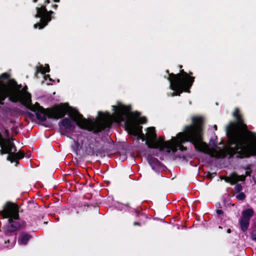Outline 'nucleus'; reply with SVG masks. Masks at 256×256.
<instances>
[{
	"instance_id": "8",
	"label": "nucleus",
	"mask_w": 256,
	"mask_h": 256,
	"mask_svg": "<svg viewBox=\"0 0 256 256\" xmlns=\"http://www.w3.org/2000/svg\"><path fill=\"white\" fill-rule=\"evenodd\" d=\"M131 109L130 105L126 106L120 102H118L117 106H112V110L115 112V117L118 122L126 120Z\"/></svg>"
},
{
	"instance_id": "33",
	"label": "nucleus",
	"mask_w": 256,
	"mask_h": 256,
	"mask_svg": "<svg viewBox=\"0 0 256 256\" xmlns=\"http://www.w3.org/2000/svg\"><path fill=\"white\" fill-rule=\"evenodd\" d=\"M4 133L6 134V136L8 138H9V136H10V134L9 130L8 129H6L4 130Z\"/></svg>"
},
{
	"instance_id": "43",
	"label": "nucleus",
	"mask_w": 256,
	"mask_h": 256,
	"mask_svg": "<svg viewBox=\"0 0 256 256\" xmlns=\"http://www.w3.org/2000/svg\"><path fill=\"white\" fill-rule=\"evenodd\" d=\"M43 125H44L46 127H50L49 126L46 125L45 124H43Z\"/></svg>"
},
{
	"instance_id": "28",
	"label": "nucleus",
	"mask_w": 256,
	"mask_h": 256,
	"mask_svg": "<svg viewBox=\"0 0 256 256\" xmlns=\"http://www.w3.org/2000/svg\"><path fill=\"white\" fill-rule=\"evenodd\" d=\"M147 122V119L146 117H141L140 118V123L141 124H144Z\"/></svg>"
},
{
	"instance_id": "41",
	"label": "nucleus",
	"mask_w": 256,
	"mask_h": 256,
	"mask_svg": "<svg viewBox=\"0 0 256 256\" xmlns=\"http://www.w3.org/2000/svg\"><path fill=\"white\" fill-rule=\"evenodd\" d=\"M227 232H228V233H229V234H230V232H231V230H230V229H229V228H228V230H227Z\"/></svg>"
},
{
	"instance_id": "42",
	"label": "nucleus",
	"mask_w": 256,
	"mask_h": 256,
	"mask_svg": "<svg viewBox=\"0 0 256 256\" xmlns=\"http://www.w3.org/2000/svg\"><path fill=\"white\" fill-rule=\"evenodd\" d=\"M182 66H181V65H180V66H179V68L180 69V70H182Z\"/></svg>"
},
{
	"instance_id": "22",
	"label": "nucleus",
	"mask_w": 256,
	"mask_h": 256,
	"mask_svg": "<svg viewBox=\"0 0 256 256\" xmlns=\"http://www.w3.org/2000/svg\"><path fill=\"white\" fill-rule=\"evenodd\" d=\"M206 174V178L208 180H212L214 178V176L216 175V172L211 173L209 172L205 173Z\"/></svg>"
},
{
	"instance_id": "10",
	"label": "nucleus",
	"mask_w": 256,
	"mask_h": 256,
	"mask_svg": "<svg viewBox=\"0 0 256 256\" xmlns=\"http://www.w3.org/2000/svg\"><path fill=\"white\" fill-rule=\"evenodd\" d=\"M158 148L160 150H162L164 148H166L167 149L168 152H172L173 153H175L178 149V142H175L173 140V138H172L170 140L165 141L164 140L162 144V146Z\"/></svg>"
},
{
	"instance_id": "13",
	"label": "nucleus",
	"mask_w": 256,
	"mask_h": 256,
	"mask_svg": "<svg viewBox=\"0 0 256 256\" xmlns=\"http://www.w3.org/2000/svg\"><path fill=\"white\" fill-rule=\"evenodd\" d=\"M147 160L153 170L158 168L161 164L160 162L156 158L150 155L147 156Z\"/></svg>"
},
{
	"instance_id": "2",
	"label": "nucleus",
	"mask_w": 256,
	"mask_h": 256,
	"mask_svg": "<svg viewBox=\"0 0 256 256\" xmlns=\"http://www.w3.org/2000/svg\"><path fill=\"white\" fill-rule=\"evenodd\" d=\"M66 114L68 115L69 118L63 117L64 118L58 123L60 131L61 134L64 136L66 135V133L74 131L76 128V124L80 128L84 126L86 130L92 132L94 134H98L110 128V123L106 120L107 118L110 116L108 112L103 113L102 112H98V114L101 120L91 123H88L87 120L84 118L78 110L70 106Z\"/></svg>"
},
{
	"instance_id": "32",
	"label": "nucleus",
	"mask_w": 256,
	"mask_h": 256,
	"mask_svg": "<svg viewBox=\"0 0 256 256\" xmlns=\"http://www.w3.org/2000/svg\"><path fill=\"white\" fill-rule=\"evenodd\" d=\"M44 78L46 80L48 79V80L50 82H54V80L50 78V76L49 74H45Z\"/></svg>"
},
{
	"instance_id": "20",
	"label": "nucleus",
	"mask_w": 256,
	"mask_h": 256,
	"mask_svg": "<svg viewBox=\"0 0 256 256\" xmlns=\"http://www.w3.org/2000/svg\"><path fill=\"white\" fill-rule=\"evenodd\" d=\"M2 208H20V206L16 204L11 202H7Z\"/></svg>"
},
{
	"instance_id": "17",
	"label": "nucleus",
	"mask_w": 256,
	"mask_h": 256,
	"mask_svg": "<svg viewBox=\"0 0 256 256\" xmlns=\"http://www.w3.org/2000/svg\"><path fill=\"white\" fill-rule=\"evenodd\" d=\"M50 68L48 64H46L44 66L40 65L36 68V73L40 72L42 74H45L46 72H49Z\"/></svg>"
},
{
	"instance_id": "18",
	"label": "nucleus",
	"mask_w": 256,
	"mask_h": 256,
	"mask_svg": "<svg viewBox=\"0 0 256 256\" xmlns=\"http://www.w3.org/2000/svg\"><path fill=\"white\" fill-rule=\"evenodd\" d=\"M71 148L72 152L78 155L80 152L82 146H80V144L78 142L74 140L73 144L71 146Z\"/></svg>"
},
{
	"instance_id": "36",
	"label": "nucleus",
	"mask_w": 256,
	"mask_h": 256,
	"mask_svg": "<svg viewBox=\"0 0 256 256\" xmlns=\"http://www.w3.org/2000/svg\"><path fill=\"white\" fill-rule=\"evenodd\" d=\"M52 7L54 9V10H56L58 7V6L57 4H54L52 6Z\"/></svg>"
},
{
	"instance_id": "3",
	"label": "nucleus",
	"mask_w": 256,
	"mask_h": 256,
	"mask_svg": "<svg viewBox=\"0 0 256 256\" xmlns=\"http://www.w3.org/2000/svg\"><path fill=\"white\" fill-rule=\"evenodd\" d=\"M204 118L202 116H194L192 118V124L185 126L184 131L179 132L173 140L178 142V148L182 152L186 150L182 144L186 142L192 143L196 150L206 153L209 148L203 141V130Z\"/></svg>"
},
{
	"instance_id": "7",
	"label": "nucleus",
	"mask_w": 256,
	"mask_h": 256,
	"mask_svg": "<svg viewBox=\"0 0 256 256\" xmlns=\"http://www.w3.org/2000/svg\"><path fill=\"white\" fill-rule=\"evenodd\" d=\"M22 84H18L14 79H10L8 84L4 90H0V105L4 104V101L6 98L12 102L21 103L24 100L19 97L22 90Z\"/></svg>"
},
{
	"instance_id": "5",
	"label": "nucleus",
	"mask_w": 256,
	"mask_h": 256,
	"mask_svg": "<svg viewBox=\"0 0 256 256\" xmlns=\"http://www.w3.org/2000/svg\"><path fill=\"white\" fill-rule=\"evenodd\" d=\"M168 74V80L170 82V87L174 90L171 96H180L182 92L190 93V89L194 82L195 78L192 76L193 73H187L184 70H181L178 74L170 73L168 70H166Z\"/></svg>"
},
{
	"instance_id": "34",
	"label": "nucleus",
	"mask_w": 256,
	"mask_h": 256,
	"mask_svg": "<svg viewBox=\"0 0 256 256\" xmlns=\"http://www.w3.org/2000/svg\"><path fill=\"white\" fill-rule=\"evenodd\" d=\"M252 171L251 170H246L245 172V176L246 177V176H251Z\"/></svg>"
},
{
	"instance_id": "15",
	"label": "nucleus",
	"mask_w": 256,
	"mask_h": 256,
	"mask_svg": "<svg viewBox=\"0 0 256 256\" xmlns=\"http://www.w3.org/2000/svg\"><path fill=\"white\" fill-rule=\"evenodd\" d=\"M28 86H25L20 90L19 97H20L24 100L29 101L32 98L31 94L28 92Z\"/></svg>"
},
{
	"instance_id": "19",
	"label": "nucleus",
	"mask_w": 256,
	"mask_h": 256,
	"mask_svg": "<svg viewBox=\"0 0 256 256\" xmlns=\"http://www.w3.org/2000/svg\"><path fill=\"white\" fill-rule=\"evenodd\" d=\"M25 202L27 208H36L39 206L38 204L33 200H26Z\"/></svg>"
},
{
	"instance_id": "25",
	"label": "nucleus",
	"mask_w": 256,
	"mask_h": 256,
	"mask_svg": "<svg viewBox=\"0 0 256 256\" xmlns=\"http://www.w3.org/2000/svg\"><path fill=\"white\" fill-rule=\"evenodd\" d=\"M61 204V202L58 200L55 202V205L53 206L52 204H49L48 207L49 208H58Z\"/></svg>"
},
{
	"instance_id": "35",
	"label": "nucleus",
	"mask_w": 256,
	"mask_h": 256,
	"mask_svg": "<svg viewBox=\"0 0 256 256\" xmlns=\"http://www.w3.org/2000/svg\"><path fill=\"white\" fill-rule=\"evenodd\" d=\"M223 213V212L222 210L220 209H217L216 210V214L218 215H220Z\"/></svg>"
},
{
	"instance_id": "27",
	"label": "nucleus",
	"mask_w": 256,
	"mask_h": 256,
	"mask_svg": "<svg viewBox=\"0 0 256 256\" xmlns=\"http://www.w3.org/2000/svg\"><path fill=\"white\" fill-rule=\"evenodd\" d=\"M242 190V186L240 184H236L234 187V190L238 192H240Z\"/></svg>"
},
{
	"instance_id": "6",
	"label": "nucleus",
	"mask_w": 256,
	"mask_h": 256,
	"mask_svg": "<svg viewBox=\"0 0 256 256\" xmlns=\"http://www.w3.org/2000/svg\"><path fill=\"white\" fill-rule=\"evenodd\" d=\"M125 125L128 132L137 137L138 140H141L142 142L146 141L145 144L150 148H158L162 146L164 140L162 137L157 138L156 130L154 127L147 128V132L145 135L142 133V126L134 124L126 120Z\"/></svg>"
},
{
	"instance_id": "21",
	"label": "nucleus",
	"mask_w": 256,
	"mask_h": 256,
	"mask_svg": "<svg viewBox=\"0 0 256 256\" xmlns=\"http://www.w3.org/2000/svg\"><path fill=\"white\" fill-rule=\"evenodd\" d=\"M10 75L8 74L6 72L0 75V80H2V81L0 82V83L4 84L3 82L8 80L10 79Z\"/></svg>"
},
{
	"instance_id": "40",
	"label": "nucleus",
	"mask_w": 256,
	"mask_h": 256,
	"mask_svg": "<svg viewBox=\"0 0 256 256\" xmlns=\"http://www.w3.org/2000/svg\"><path fill=\"white\" fill-rule=\"evenodd\" d=\"M176 157L177 158V156H176ZM178 157L180 158H185V156H182V157H181L180 156H178Z\"/></svg>"
},
{
	"instance_id": "12",
	"label": "nucleus",
	"mask_w": 256,
	"mask_h": 256,
	"mask_svg": "<svg viewBox=\"0 0 256 256\" xmlns=\"http://www.w3.org/2000/svg\"><path fill=\"white\" fill-rule=\"evenodd\" d=\"M102 152L100 149H97L96 150H94V148L92 147L90 144H85L84 148V153L87 156H94L95 153L98 156V154H101Z\"/></svg>"
},
{
	"instance_id": "44",
	"label": "nucleus",
	"mask_w": 256,
	"mask_h": 256,
	"mask_svg": "<svg viewBox=\"0 0 256 256\" xmlns=\"http://www.w3.org/2000/svg\"><path fill=\"white\" fill-rule=\"evenodd\" d=\"M33 2H38V0H33Z\"/></svg>"
},
{
	"instance_id": "30",
	"label": "nucleus",
	"mask_w": 256,
	"mask_h": 256,
	"mask_svg": "<svg viewBox=\"0 0 256 256\" xmlns=\"http://www.w3.org/2000/svg\"><path fill=\"white\" fill-rule=\"evenodd\" d=\"M239 115H240V114H239V110L238 108H236L235 109L234 111L233 112V116L234 117H236V116Z\"/></svg>"
},
{
	"instance_id": "45",
	"label": "nucleus",
	"mask_w": 256,
	"mask_h": 256,
	"mask_svg": "<svg viewBox=\"0 0 256 256\" xmlns=\"http://www.w3.org/2000/svg\"><path fill=\"white\" fill-rule=\"evenodd\" d=\"M218 228H222V227L220 226Z\"/></svg>"
},
{
	"instance_id": "29",
	"label": "nucleus",
	"mask_w": 256,
	"mask_h": 256,
	"mask_svg": "<svg viewBox=\"0 0 256 256\" xmlns=\"http://www.w3.org/2000/svg\"><path fill=\"white\" fill-rule=\"evenodd\" d=\"M252 238L256 242V230H254L252 232Z\"/></svg>"
},
{
	"instance_id": "9",
	"label": "nucleus",
	"mask_w": 256,
	"mask_h": 256,
	"mask_svg": "<svg viewBox=\"0 0 256 256\" xmlns=\"http://www.w3.org/2000/svg\"><path fill=\"white\" fill-rule=\"evenodd\" d=\"M254 214V212L252 209H246L242 212V216L240 218L239 221L241 230L243 232H246L248 230L250 219Z\"/></svg>"
},
{
	"instance_id": "11",
	"label": "nucleus",
	"mask_w": 256,
	"mask_h": 256,
	"mask_svg": "<svg viewBox=\"0 0 256 256\" xmlns=\"http://www.w3.org/2000/svg\"><path fill=\"white\" fill-rule=\"evenodd\" d=\"M25 154L22 150L18 151V152L14 150L13 152L11 155H8L7 156V160L10 161L12 163L16 162V164L19 163L18 160L22 159L24 157Z\"/></svg>"
},
{
	"instance_id": "23",
	"label": "nucleus",
	"mask_w": 256,
	"mask_h": 256,
	"mask_svg": "<svg viewBox=\"0 0 256 256\" xmlns=\"http://www.w3.org/2000/svg\"><path fill=\"white\" fill-rule=\"evenodd\" d=\"M236 198L239 200H244L245 198H246V195L245 194L242 192H240L239 194H238L237 196H236Z\"/></svg>"
},
{
	"instance_id": "26",
	"label": "nucleus",
	"mask_w": 256,
	"mask_h": 256,
	"mask_svg": "<svg viewBox=\"0 0 256 256\" xmlns=\"http://www.w3.org/2000/svg\"><path fill=\"white\" fill-rule=\"evenodd\" d=\"M237 176L238 177L236 178V180H237V182L239 181L243 182L246 180V176L244 175L238 176L237 174Z\"/></svg>"
},
{
	"instance_id": "38",
	"label": "nucleus",
	"mask_w": 256,
	"mask_h": 256,
	"mask_svg": "<svg viewBox=\"0 0 256 256\" xmlns=\"http://www.w3.org/2000/svg\"><path fill=\"white\" fill-rule=\"evenodd\" d=\"M215 130H217V128H218V127H217V126L214 124L213 126Z\"/></svg>"
},
{
	"instance_id": "24",
	"label": "nucleus",
	"mask_w": 256,
	"mask_h": 256,
	"mask_svg": "<svg viewBox=\"0 0 256 256\" xmlns=\"http://www.w3.org/2000/svg\"><path fill=\"white\" fill-rule=\"evenodd\" d=\"M102 202L100 201L97 200L96 202L91 204L90 206L94 207V208H99ZM90 205H88L87 206H89Z\"/></svg>"
},
{
	"instance_id": "1",
	"label": "nucleus",
	"mask_w": 256,
	"mask_h": 256,
	"mask_svg": "<svg viewBox=\"0 0 256 256\" xmlns=\"http://www.w3.org/2000/svg\"><path fill=\"white\" fill-rule=\"evenodd\" d=\"M235 118L236 123L230 122L226 128L229 146L222 152V156L228 155L231 158L238 154L237 158H243L256 156V146L252 144L246 146L242 134L237 129L238 126L247 130V126L244 123L242 116L240 114Z\"/></svg>"
},
{
	"instance_id": "14",
	"label": "nucleus",
	"mask_w": 256,
	"mask_h": 256,
	"mask_svg": "<svg viewBox=\"0 0 256 256\" xmlns=\"http://www.w3.org/2000/svg\"><path fill=\"white\" fill-rule=\"evenodd\" d=\"M32 238V236L30 234L22 232L20 234L18 242L20 244L26 245Z\"/></svg>"
},
{
	"instance_id": "16",
	"label": "nucleus",
	"mask_w": 256,
	"mask_h": 256,
	"mask_svg": "<svg viewBox=\"0 0 256 256\" xmlns=\"http://www.w3.org/2000/svg\"><path fill=\"white\" fill-rule=\"evenodd\" d=\"M236 177H238L237 174L233 172L230 174V176H224L221 178L224 180L226 182L232 185H234L237 183V180H236Z\"/></svg>"
},
{
	"instance_id": "39",
	"label": "nucleus",
	"mask_w": 256,
	"mask_h": 256,
	"mask_svg": "<svg viewBox=\"0 0 256 256\" xmlns=\"http://www.w3.org/2000/svg\"><path fill=\"white\" fill-rule=\"evenodd\" d=\"M246 170H250V168L249 166H247V167L246 168Z\"/></svg>"
},
{
	"instance_id": "4",
	"label": "nucleus",
	"mask_w": 256,
	"mask_h": 256,
	"mask_svg": "<svg viewBox=\"0 0 256 256\" xmlns=\"http://www.w3.org/2000/svg\"><path fill=\"white\" fill-rule=\"evenodd\" d=\"M20 104L28 109L35 112L36 118L42 122H46V118L55 120L62 118L66 115L69 108L68 103H60L45 108L38 102L33 104L31 98L30 102L23 100Z\"/></svg>"
},
{
	"instance_id": "31",
	"label": "nucleus",
	"mask_w": 256,
	"mask_h": 256,
	"mask_svg": "<svg viewBox=\"0 0 256 256\" xmlns=\"http://www.w3.org/2000/svg\"><path fill=\"white\" fill-rule=\"evenodd\" d=\"M26 114L30 118H32L34 117V114L28 111H26Z\"/></svg>"
},
{
	"instance_id": "37",
	"label": "nucleus",
	"mask_w": 256,
	"mask_h": 256,
	"mask_svg": "<svg viewBox=\"0 0 256 256\" xmlns=\"http://www.w3.org/2000/svg\"><path fill=\"white\" fill-rule=\"evenodd\" d=\"M134 226H136V225H138V226H140V223H138V222H134Z\"/></svg>"
}]
</instances>
